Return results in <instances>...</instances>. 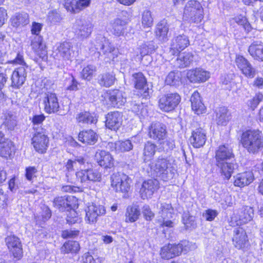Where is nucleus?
Here are the masks:
<instances>
[{
	"label": "nucleus",
	"mask_w": 263,
	"mask_h": 263,
	"mask_svg": "<svg viewBox=\"0 0 263 263\" xmlns=\"http://www.w3.org/2000/svg\"><path fill=\"white\" fill-rule=\"evenodd\" d=\"M188 79L191 82H203L210 78V73L202 69H195L190 70L187 74Z\"/></svg>",
	"instance_id": "cd10ccee"
},
{
	"label": "nucleus",
	"mask_w": 263,
	"mask_h": 263,
	"mask_svg": "<svg viewBox=\"0 0 263 263\" xmlns=\"http://www.w3.org/2000/svg\"><path fill=\"white\" fill-rule=\"evenodd\" d=\"M157 206L159 209L158 214L160 218H167L173 217L174 209L171 203L160 202L158 203Z\"/></svg>",
	"instance_id": "37998d69"
},
{
	"label": "nucleus",
	"mask_w": 263,
	"mask_h": 263,
	"mask_svg": "<svg viewBox=\"0 0 263 263\" xmlns=\"http://www.w3.org/2000/svg\"><path fill=\"white\" fill-rule=\"evenodd\" d=\"M96 71V67L92 65H88L83 68L81 72V77L88 81H90L93 77V73Z\"/></svg>",
	"instance_id": "6e6d98bb"
},
{
	"label": "nucleus",
	"mask_w": 263,
	"mask_h": 263,
	"mask_svg": "<svg viewBox=\"0 0 263 263\" xmlns=\"http://www.w3.org/2000/svg\"><path fill=\"white\" fill-rule=\"evenodd\" d=\"M11 25L14 27H22L29 23V15L27 13H16L11 18Z\"/></svg>",
	"instance_id": "4c0bfd02"
},
{
	"label": "nucleus",
	"mask_w": 263,
	"mask_h": 263,
	"mask_svg": "<svg viewBox=\"0 0 263 263\" xmlns=\"http://www.w3.org/2000/svg\"><path fill=\"white\" fill-rule=\"evenodd\" d=\"M95 157L97 163L101 167L110 168L114 166V159L108 152L98 150L96 152Z\"/></svg>",
	"instance_id": "dca6fc26"
},
{
	"label": "nucleus",
	"mask_w": 263,
	"mask_h": 263,
	"mask_svg": "<svg viewBox=\"0 0 263 263\" xmlns=\"http://www.w3.org/2000/svg\"><path fill=\"white\" fill-rule=\"evenodd\" d=\"M79 140L84 144L93 145L98 141V135L92 130H86L81 132L78 136Z\"/></svg>",
	"instance_id": "2f4dec72"
},
{
	"label": "nucleus",
	"mask_w": 263,
	"mask_h": 263,
	"mask_svg": "<svg viewBox=\"0 0 263 263\" xmlns=\"http://www.w3.org/2000/svg\"><path fill=\"white\" fill-rule=\"evenodd\" d=\"M239 220L241 223H247L252 220L254 216V210L249 206H245L241 208L238 213Z\"/></svg>",
	"instance_id": "79ce46f5"
},
{
	"label": "nucleus",
	"mask_w": 263,
	"mask_h": 263,
	"mask_svg": "<svg viewBox=\"0 0 263 263\" xmlns=\"http://www.w3.org/2000/svg\"><path fill=\"white\" fill-rule=\"evenodd\" d=\"M235 21L238 25L242 26L246 31L250 32L251 30L252 27L246 17L240 15L235 18Z\"/></svg>",
	"instance_id": "680f3d73"
},
{
	"label": "nucleus",
	"mask_w": 263,
	"mask_h": 263,
	"mask_svg": "<svg viewBox=\"0 0 263 263\" xmlns=\"http://www.w3.org/2000/svg\"><path fill=\"white\" fill-rule=\"evenodd\" d=\"M44 110L46 112L51 114L57 112L59 108L58 98L55 93H48L43 99Z\"/></svg>",
	"instance_id": "f3484780"
},
{
	"label": "nucleus",
	"mask_w": 263,
	"mask_h": 263,
	"mask_svg": "<svg viewBox=\"0 0 263 263\" xmlns=\"http://www.w3.org/2000/svg\"><path fill=\"white\" fill-rule=\"evenodd\" d=\"M143 216L146 220H151L154 217V213L151 211L149 205H144L142 208Z\"/></svg>",
	"instance_id": "338daca9"
},
{
	"label": "nucleus",
	"mask_w": 263,
	"mask_h": 263,
	"mask_svg": "<svg viewBox=\"0 0 263 263\" xmlns=\"http://www.w3.org/2000/svg\"><path fill=\"white\" fill-rule=\"evenodd\" d=\"M73 29L75 35L80 40H84L91 34L93 25L88 20L79 19L76 21Z\"/></svg>",
	"instance_id": "6e6552de"
},
{
	"label": "nucleus",
	"mask_w": 263,
	"mask_h": 263,
	"mask_svg": "<svg viewBox=\"0 0 263 263\" xmlns=\"http://www.w3.org/2000/svg\"><path fill=\"white\" fill-rule=\"evenodd\" d=\"M233 242L236 248L240 249L245 248L248 243V236L245 230L240 227L234 230Z\"/></svg>",
	"instance_id": "6ab92c4d"
},
{
	"label": "nucleus",
	"mask_w": 263,
	"mask_h": 263,
	"mask_svg": "<svg viewBox=\"0 0 263 263\" xmlns=\"http://www.w3.org/2000/svg\"><path fill=\"white\" fill-rule=\"evenodd\" d=\"M167 134L166 126L160 122H153L149 127L148 135L156 141L163 140Z\"/></svg>",
	"instance_id": "4468645a"
},
{
	"label": "nucleus",
	"mask_w": 263,
	"mask_h": 263,
	"mask_svg": "<svg viewBox=\"0 0 263 263\" xmlns=\"http://www.w3.org/2000/svg\"><path fill=\"white\" fill-rule=\"evenodd\" d=\"M168 26L164 20L160 21L158 23L155 29V34L157 38L159 41L165 42L168 40Z\"/></svg>",
	"instance_id": "58836bf2"
},
{
	"label": "nucleus",
	"mask_w": 263,
	"mask_h": 263,
	"mask_svg": "<svg viewBox=\"0 0 263 263\" xmlns=\"http://www.w3.org/2000/svg\"><path fill=\"white\" fill-rule=\"evenodd\" d=\"M33 130L32 144L36 151L40 153H44L49 143V139L45 134V130L41 127H33Z\"/></svg>",
	"instance_id": "423d86ee"
},
{
	"label": "nucleus",
	"mask_w": 263,
	"mask_h": 263,
	"mask_svg": "<svg viewBox=\"0 0 263 263\" xmlns=\"http://www.w3.org/2000/svg\"><path fill=\"white\" fill-rule=\"evenodd\" d=\"M262 100L263 95L258 93L252 99L248 101V105L252 110H254Z\"/></svg>",
	"instance_id": "052dcab7"
},
{
	"label": "nucleus",
	"mask_w": 263,
	"mask_h": 263,
	"mask_svg": "<svg viewBox=\"0 0 263 263\" xmlns=\"http://www.w3.org/2000/svg\"><path fill=\"white\" fill-rule=\"evenodd\" d=\"M25 176L29 181H31L35 177L37 171L35 166H29L26 168Z\"/></svg>",
	"instance_id": "69168bd1"
},
{
	"label": "nucleus",
	"mask_w": 263,
	"mask_h": 263,
	"mask_svg": "<svg viewBox=\"0 0 263 263\" xmlns=\"http://www.w3.org/2000/svg\"><path fill=\"white\" fill-rule=\"evenodd\" d=\"M180 101L181 97L178 93H168L160 97L158 107L163 111L170 112L175 109Z\"/></svg>",
	"instance_id": "0eeeda50"
},
{
	"label": "nucleus",
	"mask_w": 263,
	"mask_h": 263,
	"mask_svg": "<svg viewBox=\"0 0 263 263\" xmlns=\"http://www.w3.org/2000/svg\"><path fill=\"white\" fill-rule=\"evenodd\" d=\"M240 141L243 147L250 154H257L263 148V137L259 130L248 129L243 132Z\"/></svg>",
	"instance_id": "f03ea898"
},
{
	"label": "nucleus",
	"mask_w": 263,
	"mask_h": 263,
	"mask_svg": "<svg viewBox=\"0 0 263 263\" xmlns=\"http://www.w3.org/2000/svg\"><path fill=\"white\" fill-rule=\"evenodd\" d=\"M85 160L82 157H77L73 160L69 159L65 164L66 170L69 173L74 172L75 169L81 168L85 163Z\"/></svg>",
	"instance_id": "c03bdc74"
},
{
	"label": "nucleus",
	"mask_w": 263,
	"mask_h": 263,
	"mask_svg": "<svg viewBox=\"0 0 263 263\" xmlns=\"http://www.w3.org/2000/svg\"><path fill=\"white\" fill-rule=\"evenodd\" d=\"M95 49L97 50V55L103 56L106 62L114 60L117 57V50L109 41L105 37L97 39L95 44Z\"/></svg>",
	"instance_id": "20e7f679"
},
{
	"label": "nucleus",
	"mask_w": 263,
	"mask_h": 263,
	"mask_svg": "<svg viewBox=\"0 0 263 263\" xmlns=\"http://www.w3.org/2000/svg\"><path fill=\"white\" fill-rule=\"evenodd\" d=\"M114 145L115 150L118 153L128 152L133 148V145L129 140L119 141L116 142Z\"/></svg>",
	"instance_id": "603ef678"
},
{
	"label": "nucleus",
	"mask_w": 263,
	"mask_h": 263,
	"mask_svg": "<svg viewBox=\"0 0 263 263\" xmlns=\"http://www.w3.org/2000/svg\"><path fill=\"white\" fill-rule=\"evenodd\" d=\"M135 86L136 89L141 90V95L146 98L150 95V90L147 87L146 80L141 72L135 73L133 74Z\"/></svg>",
	"instance_id": "412c9836"
},
{
	"label": "nucleus",
	"mask_w": 263,
	"mask_h": 263,
	"mask_svg": "<svg viewBox=\"0 0 263 263\" xmlns=\"http://www.w3.org/2000/svg\"><path fill=\"white\" fill-rule=\"evenodd\" d=\"M79 234V230H66L62 232V236L64 238H74L78 236Z\"/></svg>",
	"instance_id": "774afa93"
},
{
	"label": "nucleus",
	"mask_w": 263,
	"mask_h": 263,
	"mask_svg": "<svg viewBox=\"0 0 263 263\" xmlns=\"http://www.w3.org/2000/svg\"><path fill=\"white\" fill-rule=\"evenodd\" d=\"M142 24L144 28L150 27L153 24V18L151 11L144 10L142 14Z\"/></svg>",
	"instance_id": "13d9d810"
},
{
	"label": "nucleus",
	"mask_w": 263,
	"mask_h": 263,
	"mask_svg": "<svg viewBox=\"0 0 263 263\" xmlns=\"http://www.w3.org/2000/svg\"><path fill=\"white\" fill-rule=\"evenodd\" d=\"M156 145L151 142L148 141L145 144L143 153V160L145 162L154 157L156 152Z\"/></svg>",
	"instance_id": "49530a36"
},
{
	"label": "nucleus",
	"mask_w": 263,
	"mask_h": 263,
	"mask_svg": "<svg viewBox=\"0 0 263 263\" xmlns=\"http://www.w3.org/2000/svg\"><path fill=\"white\" fill-rule=\"evenodd\" d=\"M126 24L127 22L125 20L117 18L111 23L112 27L111 31L114 34L119 36L123 33Z\"/></svg>",
	"instance_id": "a18cd8bd"
},
{
	"label": "nucleus",
	"mask_w": 263,
	"mask_h": 263,
	"mask_svg": "<svg viewBox=\"0 0 263 263\" xmlns=\"http://www.w3.org/2000/svg\"><path fill=\"white\" fill-rule=\"evenodd\" d=\"M111 186L116 192L127 193L130 189L131 180L124 173H116L110 177Z\"/></svg>",
	"instance_id": "39448f33"
},
{
	"label": "nucleus",
	"mask_w": 263,
	"mask_h": 263,
	"mask_svg": "<svg viewBox=\"0 0 263 263\" xmlns=\"http://www.w3.org/2000/svg\"><path fill=\"white\" fill-rule=\"evenodd\" d=\"M58 53L64 60H70L73 56V51L71 44L69 42H64L58 46Z\"/></svg>",
	"instance_id": "e433bc0d"
},
{
	"label": "nucleus",
	"mask_w": 263,
	"mask_h": 263,
	"mask_svg": "<svg viewBox=\"0 0 263 263\" xmlns=\"http://www.w3.org/2000/svg\"><path fill=\"white\" fill-rule=\"evenodd\" d=\"M172 249L171 247V243L163 246L161 248L160 255L163 259H169L175 257Z\"/></svg>",
	"instance_id": "bf43d9fd"
},
{
	"label": "nucleus",
	"mask_w": 263,
	"mask_h": 263,
	"mask_svg": "<svg viewBox=\"0 0 263 263\" xmlns=\"http://www.w3.org/2000/svg\"><path fill=\"white\" fill-rule=\"evenodd\" d=\"M232 149L226 145L218 147L215 152L216 165L227 162L234 157Z\"/></svg>",
	"instance_id": "aec40b11"
},
{
	"label": "nucleus",
	"mask_w": 263,
	"mask_h": 263,
	"mask_svg": "<svg viewBox=\"0 0 263 263\" xmlns=\"http://www.w3.org/2000/svg\"><path fill=\"white\" fill-rule=\"evenodd\" d=\"M193 61V55L190 52L180 54L176 60V64L180 68L189 66Z\"/></svg>",
	"instance_id": "09e8293b"
},
{
	"label": "nucleus",
	"mask_w": 263,
	"mask_h": 263,
	"mask_svg": "<svg viewBox=\"0 0 263 263\" xmlns=\"http://www.w3.org/2000/svg\"><path fill=\"white\" fill-rule=\"evenodd\" d=\"M171 247L175 257L179 256L182 253L186 254L189 251L195 248V244L187 240L181 241L176 244H171Z\"/></svg>",
	"instance_id": "393cba45"
},
{
	"label": "nucleus",
	"mask_w": 263,
	"mask_h": 263,
	"mask_svg": "<svg viewBox=\"0 0 263 263\" xmlns=\"http://www.w3.org/2000/svg\"><path fill=\"white\" fill-rule=\"evenodd\" d=\"M234 178V185L242 187L250 184L253 181L254 175L252 172L247 171L238 174Z\"/></svg>",
	"instance_id": "c85d7f7f"
},
{
	"label": "nucleus",
	"mask_w": 263,
	"mask_h": 263,
	"mask_svg": "<svg viewBox=\"0 0 263 263\" xmlns=\"http://www.w3.org/2000/svg\"><path fill=\"white\" fill-rule=\"evenodd\" d=\"M9 60L7 63L14 65L20 64L26 65L23 55L22 53L17 51H13L8 54Z\"/></svg>",
	"instance_id": "864d4df0"
},
{
	"label": "nucleus",
	"mask_w": 263,
	"mask_h": 263,
	"mask_svg": "<svg viewBox=\"0 0 263 263\" xmlns=\"http://www.w3.org/2000/svg\"><path fill=\"white\" fill-rule=\"evenodd\" d=\"M77 179L81 183L87 181L99 182L101 180L102 175L97 170L93 169H82L75 174Z\"/></svg>",
	"instance_id": "f8f14e48"
},
{
	"label": "nucleus",
	"mask_w": 263,
	"mask_h": 263,
	"mask_svg": "<svg viewBox=\"0 0 263 263\" xmlns=\"http://www.w3.org/2000/svg\"><path fill=\"white\" fill-rule=\"evenodd\" d=\"M5 242L14 257L21 259L23 256V249L20 238L14 235H10L5 238Z\"/></svg>",
	"instance_id": "9b49d317"
},
{
	"label": "nucleus",
	"mask_w": 263,
	"mask_h": 263,
	"mask_svg": "<svg viewBox=\"0 0 263 263\" xmlns=\"http://www.w3.org/2000/svg\"><path fill=\"white\" fill-rule=\"evenodd\" d=\"M174 147V141L171 139H166L161 143V148L164 152H168L172 151Z\"/></svg>",
	"instance_id": "0e129e2a"
},
{
	"label": "nucleus",
	"mask_w": 263,
	"mask_h": 263,
	"mask_svg": "<svg viewBox=\"0 0 263 263\" xmlns=\"http://www.w3.org/2000/svg\"><path fill=\"white\" fill-rule=\"evenodd\" d=\"M105 211L103 205L94 203L89 205L85 210L86 221L90 224L96 223L98 217L105 214Z\"/></svg>",
	"instance_id": "ddd939ff"
},
{
	"label": "nucleus",
	"mask_w": 263,
	"mask_h": 263,
	"mask_svg": "<svg viewBox=\"0 0 263 263\" xmlns=\"http://www.w3.org/2000/svg\"><path fill=\"white\" fill-rule=\"evenodd\" d=\"M159 187V182L157 179H149L145 181L140 190L141 197L143 199L151 198Z\"/></svg>",
	"instance_id": "2eb2a0df"
},
{
	"label": "nucleus",
	"mask_w": 263,
	"mask_h": 263,
	"mask_svg": "<svg viewBox=\"0 0 263 263\" xmlns=\"http://www.w3.org/2000/svg\"><path fill=\"white\" fill-rule=\"evenodd\" d=\"M248 52L254 60L263 61V45L261 41L253 42L249 46Z\"/></svg>",
	"instance_id": "7c9ffc66"
},
{
	"label": "nucleus",
	"mask_w": 263,
	"mask_h": 263,
	"mask_svg": "<svg viewBox=\"0 0 263 263\" xmlns=\"http://www.w3.org/2000/svg\"><path fill=\"white\" fill-rule=\"evenodd\" d=\"M31 47L36 53L43 60L47 58L46 46L41 36H35L31 42Z\"/></svg>",
	"instance_id": "b1692460"
},
{
	"label": "nucleus",
	"mask_w": 263,
	"mask_h": 263,
	"mask_svg": "<svg viewBox=\"0 0 263 263\" xmlns=\"http://www.w3.org/2000/svg\"><path fill=\"white\" fill-rule=\"evenodd\" d=\"M189 44L187 36L184 34L178 35L172 40L170 52L172 54H175L177 52L184 49Z\"/></svg>",
	"instance_id": "5701e85b"
},
{
	"label": "nucleus",
	"mask_w": 263,
	"mask_h": 263,
	"mask_svg": "<svg viewBox=\"0 0 263 263\" xmlns=\"http://www.w3.org/2000/svg\"><path fill=\"white\" fill-rule=\"evenodd\" d=\"M80 249L78 242L76 241H69L65 242L62 248V251L65 253H76Z\"/></svg>",
	"instance_id": "5fc2aeb1"
},
{
	"label": "nucleus",
	"mask_w": 263,
	"mask_h": 263,
	"mask_svg": "<svg viewBox=\"0 0 263 263\" xmlns=\"http://www.w3.org/2000/svg\"><path fill=\"white\" fill-rule=\"evenodd\" d=\"M181 76L179 71H171L166 77L165 83L171 86H179L181 84Z\"/></svg>",
	"instance_id": "8fccbe9b"
},
{
	"label": "nucleus",
	"mask_w": 263,
	"mask_h": 263,
	"mask_svg": "<svg viewBox=\"0 0 263 263\" xmlns=\"http://www.w3.org/2000/svg\"><path fill=\"white\" fill-rule=\"evenodd\" d=\"M74 198L73 196L58 197L54 198L53 204L60 211H68L69 208H75L77 206L73 203Z\"/></svg>",
	"instance_id": "4be33fe9"
},
{
	"label": "nucleus",
	"mask_w": 263,
	"mask_h": 263,
	"mask_svg": "<svg viewBox=\"0 0 263 263\" xmlns=\"http://www.w3.org/2000/svg\"><path fill=\"white\" fill-rule=\"evenodd\" d=\"M27 73L24 67H20L16 69L11 76V85L13 87L19 88L26 81Z\"/></svg>",
	"instance_id": "bb28decb"
},
{
	"label": "nucleus",
	"mask_w": 263,
	"mask_h": 263,
	"mask_svg": "<svg viewBox=\"0 0 263 263\" xmlns=\"http://www.w3.org/2000/svg\"><path fill=\"white\" fill-rule=\"evenodd\" d=\"M216 121L219 125H225L229 121L228 109L225 107H220L216 111Z\"/></svg>",
	"instance_id": "3c124183"
},
{
	"label": "nucleus",
	"mask_w": 263,
	"mask_h": 263,
	"mask_svg": "<svg viewBox=\"0 0 263 263\" xmlns=\"http://www.w3.org/2000/svg\"><path fill=\"white\" fill-rule=\"evenodd\" d=\"M174 162L170 158L160 156L149 163V166L154 175L166 181L173 178L176 172Z\"/></svg>",
	"instance_id": "f257e3e1"
},
{
	"label": "nucleus",
	"mask_w": 263,
	"mask_h": 263,
	"mask_svg": "<svg viewBox=\"0 0 263 263\" xmlns=\"http://www.w3.org/2000/svg\"><path fill=\"white\" fill-rule=\"evenodd\" d=\"M116 81V76L113 72L100 74L97 78V82L102 87H109Z\"/></svg>",
	"instance_id": "72a5a7b5"
},
{
	"label": "nucleus",
	"mask_w": 263,
	"mask_h": 263,
	"mask_svg": "<svg viewBox=\"0 0 263 263\" xmlns=\"http://www.w3.org/2000/svg\"><path fill=\"white\" fill-rule=\"evenodd\" d=\"M76 119L77 122L83 124H95L97 122V118L93 114L89 111H83L78 113Z\"/></svg>",
	"instance_id": "c9c22d12"
},
{
	"label": "nucleus",
	"mask_w": 263,
	"mask_h": 263,
	"mask_svg": "<svg viewBox=\"0 0 263 263\" xmlns=\"http://www.w3.org/2000/svg\"><path fill=\"white\" fill-rule=\"evenodd\" d=\"M15 153L13 142L7 140L3 145H0V156L6 159L10 158Z\"/></svg>",
	"instance_id": "a19ab883"
},
{
	"label": "nucleus",
	"mask_w": 263,
	"mask_h": 263,
	"mask_svg": "<svg viewBox=\"0 0 263 263\" xmlns=\"http://www.w3.org/2000/svg\"><path fill=\"white\" fill-rule=\"evenodd\" d=\"M140 214L138 206L135 205L128 206L125 214V221L127 222H135L139 218Z\"/></svg>",
	"instance_id": "de8ad7c7"
},
{
	"label": "nucleus",
	"mask_w": 263,
	"mask_h": 263,
	"mask_svg": "<svg viewBox=\"0 0 263 263\" xmlns=\"http://www.w3.org/2000/svg\"><path fill=\"white\" fill-rule=\"evenodd\" d=\"M216 166L220 168L221 175L227 180L230 178L234 171L237 168L236 163H228L227 161L221 163H219L216 164Z\"/></svg>",
	"instance_id": "ea45409f"
},
{
	"label": "nucleus",
	"mask_w": 263,
	"mask_h": 263,
	"mask_svg": "<svg viewBox=\"0 0 263 263\" xmlns=\"http://www.w3.org/2000/svg\"><path fill=\"white\" fill-rule=\"evenodd\" d=\"M66 221L69 224H72L76 223H79L81 222V218L78 216V213L74 210V208H69L68 211H67Z\"/></svg>",
	"instance_id": "4d7b16f0"
},
{
	"label": "nucleus",
	"mask_w": 263,
	"mask_h": 263,
	"mask_svg": "<svg viewBox=\"0 0 263 263\" xmlns=\"http://www.w3.org/2000/svg\"><path fill=\"white\" fill-rule=\"evenodd\" d=\"M61 20L62 17L61 15L58 11L53 10L48 12L47 20L51 23L54 24L59 22Z\"/></svg>",
	"instance_id": "e2e57ef3"
},
{
	"label": "nucleus",
	"mask_w": 263,
	"mask_h": 263,
	"mask_svg": "<svg viewBox=\"0 0 263 263\" xmlns=\"http://www.w3.org/2000/svg\"><path fill=\"white\" fill-rule=\"evenodd\" d=\"M235 63L241 72L248 78H253L257 72L256 68L243 56L237 55Z\"/></svg>",
	"instance_id": "9d476101"
},
{
	"label": "nucleus",
	"mask_w": 263,
	"mask_h": 263,
	"mask_svg": "<svg viewBox=\"0 0 263 263\" xmlns=\"http://www.w3.org/2000/svg\"><path fill=\"white\" fill-rule=\"evenodd\" d=\"M203 17V9L201 4L196 0H191L186 4L183 18L190 23H198Z\"/></svg>",
	"instance_id": "7ed1b4c3"
},
{
	"label": "nucleus",
	"mask_w": 263,
	"mask_h": 263,
	"mask_svg": "<svg viewBox=\"0 0 263 263\" xmlns=\"http://www.w3.org/2000/svg\"><path fill=\"white\" fill-rule=\"evenodd\" d=\"M90 2L91 0H79L76 2H67L65 4V7L67 11L76 13L88 7Z\"/></svg>",
	"instance_id": "473e14b6"
},
{
	"label": "nucleus",
	"mask_w": 263,
	"mask_h": 263,
	"mask_svg": "<svg viewBox=\"0 0 263 263\" xmlns=\"http://www.w3.org/2000/svg\"><path fill=\"white\" fill-rule=\"evenodd\" d=\"M206 141V134L201 128L193 130L190 138L191 144L195 148H199L204 145Z\"/></svg>",
	"instance_id": "a878e982"
},
{
	"label": "nucleus",
	"mask_w": 263,
	"mask_h": 263,
	"mask_svg": "<svg viewBox=\"0 0 263 263\" xmlns=\"http://www.w3.org/2000/svg\"><path fill=\"white\" fill-rule=\"evenodd\" d=\"M190 101L192 110L197 115H200L205 112L206 107L202 102L199 93L195 91L191 97Z\"/></svg>",
	"instance_id": "c756f323"
},
{
	"label": "nucleus",
	"mask_w": 263,
	"mask_h": 263,
	"mask_svg": "<svg viewBox=\"0 0 263 263\" xmlns=\"http://www.w3.org/2000/svg\"><path fill=\"white\" fill-rule=\"evenodd\" d=\"M105 99L109 105L114 107H120L126 102L125 93L118 89L108 91Z\"/></svg>",
	"instance_id": "1a4fd4ad"
},
{
	"label": "nucleus",
	"mask_w": 263,
	"mask_h": 263,
	"mask_svg": "<svg viewBox=\"0 0 263 263\" xmlns=\"http://www.w3.org/2000/svg\"><path fill=\"white\" fill-rule=\"evenodd\" d=\"M122 123V115L119 111H112L107 114L106 117V126L111 130L119 129Z\"/></svg>",
	"instance_id": "a211bd4d"
},
{
	"label": "nucleus",
	"mask_w": 263,
	"mask_h": 263,
	"mask_svg": "<svg viewBox=\"0 0 263 263\" xmlns=\"http://www.w3.org/2000/svg\"><path fill=\"white\" fill-rule=\"evenodd\" d=\"M4 122L2 128L7 130H13L17 125L16 117L11 111H7L4 114Z\"/></svg>",
	"instance_id": "f704fd0d"
}]
</instances>
